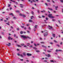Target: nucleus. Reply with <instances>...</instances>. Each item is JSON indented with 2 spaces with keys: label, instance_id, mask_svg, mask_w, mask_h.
Wrapping results in <instances>:
<instances>
[{
  "label": "nucleus",
  "instance_id": "25",
  "mask_svg": "<svg viewBox=\"0 0 63 63\" xmlns=\"http://www.w3.org/2000/svg\"><path fill=\"white\" fill-rule=\"evenodd\" d=\"M54 42H55V43H57V41H56V40H54Z\"/></svg>",
  "mask_w": 63,
  "mask_h": 63
},
{
  "label": "nucleus",
  "instance_id": "23",
  "mask_svg": "<svg viewBox=\"0 0 63 63\" xmlns=\"http://www.w3.org/2000/svg\"><path fill=\"white\" fill-rule=\"evenodd\" d=\"M53 42H51L50 43V44H51V45H53Z\"/></svg>",
  "mask_w": 63,
  "mask_h": 63
},
{
  "label": "nucleus",
  "instance_id": "14",
  "mask_svg": "<svg viewBox=\"0 0 63 63\" xmlns=\"http://www.w3.org/2000/svg\"><path fill=\"white\" fill-rule=\"evenodd\" d=\"M33 48L34 49H37V48H36V47H33Z\"/></svg>",
  "mask_w": 63,
  "mask_h": 63
},
{
  "label": "nucleus",
  "instance_id": "1",
  "mask_svg": "<svg viewBox=\"0 0 63 63\" xmlns=\"http://www.w3.org/2000/svg\"><path fill=\"white\" fill-rule=\"evenodd\" d=\"M21 37L23 38L24 39V40H25V39H27V38H29V39H31V38L29 37L28 36L27 37H26L24 35H21Z\"/></svg>",
  "mask_w": 63,
  "mask_h": 63
},
{
  "label": "nucleus",
  "instance_id": "5",
  "mask_svg": "<svg viewBox=\"0 0 63 63\" xmlns=\"http://www.w3.org/2000/svg\"><path fill=\"white\" fill-rule=\"evenodd\" d=\"M27 56H31L32 55V54H29V53H27Z\"/></svg>",
  "mask_w": 63,
  "mask_h": 63
},
{
  "label": "nucleus",
  "instance_id": "54",
  "mask_svg": "<svg viewBox=\"0 0 63 63\" xmlns=\"http://www.w3.org/2000/svg\"><path fill=\"white\" fill-rule=\"evenodd\" d=\"M29 30H30V29H31V28H30V27H29Z\"/></svg>",
  "mask_w": 63,
  "mask_h": 63
},
{
  "label": "nucleus",
  "instance_id": "34",
  "mask_svg": "<svg viewBox=\"0 0 63 63\" xmlns=\"http://www.w3.org/2000/svg\"><path fill=\"white\" fill-rule=\"evenodd\" d=\"M37 25H35L34 26V27H35V28H37Z\"/></svg>",
  "mask_w": 63,
  "mask_h": 63
},
{
  "label": "nucleus",
  "instance_id": "15",
  "mask_svg": "<svg viewBox=\"0 0 63 63\" xmlns=\"http://www.w3.org/2000/svg\"><path fill=\"white\" fill-rule=\"evenodd\" d=\"M11 6V4H8V7H10Z\"/></svg>",
  "mask_w": 63,
  "mask_h": 63
},
{
  "label": "nucleus",
  "instance_id": "48",
  "mask_svg": "<svg viewBox=\"0 0 63 63\" xmlns=\"http://www.w3.org/2000/svg\"><path fill=\"white\" fill-rule=\"evenodd\" d=\"M58 50L57 49H56V52H57V51H58Z\"/></svg>",
  "mask_w": 63,
  "mask_h": 63
},
{
  "label": "nucleus",
  "instance_id": "47",
  "mask_svg": "<svg viewBox=\"0 0 63 63\" xmlns=\"http://www.w3.org/2000/svg\"><path fill=\"white\" fill-rule=\"evenodd\" d=\"M46 20H48V18L47 17L46 18Z\"/></svg>",
  "mask_w": 63,
  "mask_h": 63
},
{
  "label": "nucleus",
  "instance_id": "49",
  "mask_svg": "<svg viewBox=\"0 0 63 63\" xmlns=\"http://www.w3.org/2000/svg\"><path fill=\"white\" fill-rule=\"evenodd\" d=\"M52 20L53 21H55V19H52Z\"/></svg>",
  "mask_w": 63,
  "mask_h": 63
},
{
  "label": "nucleus",
  "instance_id": "24",
  "mask_svg": "<svg viewBox=\"0 0 63 63\" xmlns=\"http://www.w3.org/2000/svg\"><path fill=\"white\" fill-rule=\"evenodd\" d=\"M58 51H62V50H61L59 49L58 50Z\"/></svg>",
  "mask_w": 63,
  "mask_h": 63
},
{
  "label": "nucleus",
  "instance_id": "10",
  "mask_svg": "<svg viewBox=\"0 0 63 63\" xmlns=\"http://www.w3.org/2000/svg\"><path fill=\"white\" fill-rule=\"evenodd\" d=\"M42 47H45V48H47V47L45 46L44 45H42Z\"/></svg>",
  "mask_w": 63,
  "mask_h": 63
},
{
  "label": "nucleus",
  "instance_id": "7",
  "mask_svg": "<svg viewBox=\"0 0 63 63\" xmlns=\"http://www.w3.org/2000/svg\"><path fill=\"white\" fill-rule=\"evenodd\" d=\"M45 55L46 56L48 57H50V55L48 54L47 55Z\"/></svg>",
  "mask_w": 63,
  "mask_h": 63
},
{
  "label": "nucleus",
  "instance_id": "41",
  "mask_svg": "<svg viewBox=\"0 0 63 63\" xmlns=\"http://www.w3.org/2000/svg\"><path fill=\"white\" fill-rule=\"evenodd\" d=\"M47 2H50V0H47Z\"/></svg>",
  "mask_w": 63,
  "mask_h": 63
},
{
  "label": "nucleus",
  "instance_id": "63",
  "mask_svg": "<svg viewBox=\"0 0 63 63\" xmlns=\"http://www.w3.org/2000/svg\"><path fill=\"white\" fill-rule=\"evenodd\" d=\"M12 9V7H11L10 8V10H11Z\"/></svg>",
  "mask_w": 63,
  "mask_h": 63
},
{
  "label": "nucleus",
  "instance_id": "26",
  "mask_svg": "<svg viewBox=\"0 0 63 63\" xmlns=\"http://www.w3.org/2000/svg\"><path fill=\"white\" fill-rule=\"evenodd\" d=\"M47 52H51V51L48 50L47 51Z\"/></svg>",
  "mask_w": 63,
  "mask_h": 63
},
{
  "label": "nucleus",
  "instance_id": "29",
  "mask_svg": "<svg viewBox=\"0 0 63 63\" xmlns=\"http://www.w3.org/2000/svg\"><path fill=\"white\" fill-rule=\"evenodd\" d=\"M20 56H21V57H23V55H22L21 54Z\"/></svg>",
  "mask_w": 63,
  "mask_h": 63
},
{
  "label": "nucleus",
  "instance_id": "37",
  "mask_svg": "<svg viewBox=\"0 0 63 63\" xmlns=\"http://www.w3.org/2000/svg\"><path fill=\"white\" fill-rule=\"evenodd\" d=\"M57 46H58V47H60V46L58 44L57 45Z\"/></svg>",
  "mask_w": 63,
  "mask_h": 63
},
{
  "label": "nucleus",
  "instance_id": "8",
  "mask_svg": "<svg viewBox=\"0 0 63 63\" xmlns=\"http://www.w3.org/2000/svg\"><path fill=\"white\" fill-rule=\"evenodd\" d=\"M8 44H8H6V45H7V46H11V43H9Z\"/></svg>",
  "mask_w": 63,
  "mask_h": 63
},
{
  "label": "nucleus",
  "instance_id": "44",
  "mask_svg": "<svg viewBox=\"0 0 63 63\" xmlns=\"http://www.w3.org/2000/svg\"><path fill=\"white\" fill-rule=\"evenodd\" d=\"M4 22H7V20H4Z\"/></svg>",
  "mask_w": 63,
  "mask_h": 63
},
{
  "label": "nucleus",
  "instance_id": "4",
  "mask_svg": "<svg viewBox=\"0 0 63 63\" xmlns=\"http://www.w3.org/2000/svg\"><path fill=\"white\" fill-rule=\"evenodd\" d=\"M8 40H13V38H11L10 36H9L8 37Z\"/></svg>",
  "mask_w": 63,
  "mask_h": 63
},
{
  "label": "nucleus",
  "instance_id": "50",
  "mask_svg": "<svg viewBox=\"0 0 63 63\" xmlns=\"http://www.w3.org/2000/svg\"><path fill=\"white\" fill-rule=\"evenodd\" d=\"M43 39L42 38H41V37L40 38V39L41 40H42V39Z\"/></svg>",
  "mask_w": 63,
  "mask_h": 63
},
{
  "label": "nucleus",
  "instance_id": "39",
  "mask_svg": "<svg viewBox=\"0 0 63 63\" xmlns=\"http://www.w3.org/2000/svg\"><path fill=\"white\" fill-rule=\"evenodd\" d=\"M6 24H7L8 25H10V24L8 23H6Z\"/></svg>",
  "mask_w": 63,
  "mask_h": 63
},
{
  "label": "nucleus",
  "instance_id": "36",
  "mask_svg": "<svg viewBox=\"0 0 63 63\" xmlns=\"http://www.w3.org/2000/svg\"><path fill=\"white\" fill-rule=\"evenodd\" d=\"M33 47V46L31 45L30 46V47Z\"/></svg>",
  "mask_w": 63,
  "mask_h": 63
},
{
  "label": "nucleus",
  "instance_id": "30",
  "mask_svg": "<svg viewBox=\"0 0 63 63\" xmlns=\"http://www.w3.org/2000/svg\"><path fill=\"white\" fill-rule=\"evenodd\" d=\"M23 16V17H25L26 16H25V15H23V16Z\"/></svg>",
  "mask_w": 63,
  "mask_h": 63
},
{
  "label": "nucleus",
  "instance_id": "38",
  "mask_svg": "<svg viewBox=\"0 0 63 63\" xmlns=\"http://www.w3.org/2000/svg\"><path fill=\"white\" fill-rule=\"evenodd\" d=\"M34 45L35 46V47L37 46V45H36V44L34 43Z\"/></svg>",
  "mask_w": 63,
  "mask_h": 63
},
{
  "label": "nucleus",
  "instance_id": "11",
  "mask_svg": "<svg viewBox=\"0 0 63 63\" xmlns=\"http://www.w3.org/2000/svg\"><path fill=\"white\" fill-rule=\"evenodd\" d=\"M48 9L49 10H51V11H52V10H53L52 9V8H48Z\"/></svg>",
  "mask_w": 63,
  "mask_h": 63
},
{
  "label": "nucleus",
  "instance_id": "32",
  "mask_svg": "<svg viewBox=\"0 0 63 63\" xmlns=\"http://www.w3.org/2000/svg\"><path fill=\"white\" fill-rule=\"evenodd\" d=\"M50 62H53V63H54V61H53V60H50Z\"/></svg>",
  "mask_w": 63,
  "mask_h": 63
},
{
  "label": "nucleus",
  "instance_id": "20",
  "mask_svg": "<svg viewBox=\"0 0 63 63\" xmlns=\"http://www.w3.org/2000/svg\"><path fill=\"white\" fill-rule=\"evenodd\" d=\"M16 13H19V11L18 10L16 11Z\"/></svg>",
  "mask_w": 63,
  "mask_h": 63
},
{
  "label": "nucleus",
  "instance_id": "40",
  "mask_svg": "<svg viewBox=\"0 0 63 63\" xmlns=\"http://www.w3.org/2000/svg\"><path fill=\"white\" fill-rule=\"evenodd\" d=\"M31 13L32 14V15H33V14L34 13V12H33V11H32V12H31Z\"/></svg>",
  "mask_w": 63,
  "mask_h": 63
},
{
  "label": "nucleus",
  "instance_id": "61",
  "mask_svg": "<svg viewBox=\"0 0 63 63\" xmlns=\"http://www.w3.org/2000/svg\"><path fill=\"white\" fill-rule=\"evenodd\" d=\"M20 7H21V8H23V6H21Z\"/></svg>",
  "mask_w": 63,
  "mask_h": 63
},
{
  "label": "nucleus",
  "instance_id": "13",
  "mask_svg": "<svg viewBox=\"0 0 63 63\" xmlns=\"http://www.w3.org/2000/svg\"><path fill=\"white\" fill-rule=\"evenodd\" d=\"M55 10H57V8H58V6L55 7Z\"/></svg>",
  "mask_w": 63,
  "mask_h": 63
},
{
  "label": "nucleus",
  "instance_id": "57",
  "mask_svg": "<svg viewBox=\"0 0 63 63\" xmlns=\"http://www.w3.org/2000/svg\"><path fill=\"white\" fill-rule=\"evenodd\" d=\"M27 32H28V33H30V32L29 31H27Z\"/></svg>",
  "mask_w": 63,
  "mask_h": 63
},
{
  "label": "nucleus",
  "instance_id": "19",
  "mask_svg": "<svg viewBox=\"0 0 63 63\" xmlns=\"http://www.w3.org/2000/svg\"><path fill=\"white\" fill-rule=\"evenodd\" d=\"M23 32H22V31H21L20 32V34H23Z\"/></svg>",
  "mask_w": 63,
  "mask_h": 63
},
{
  "label": "nucleus",
  "instance_id": "16",
  "mask_svg": "<svg viewBox=\"0 0 63 63\" xmlns=\"http://www.w3.org/2000/svg\"><path fill=\"white\" fill-rule=\"evenodd\" d=\"M36 52H40V51H39V50H36Z\"/></svg>",
  "mask_w": 63,
  "mask_h": 63
},
{
  "label": "nucleus",
  "instance_id": "53",
  "mask_svg": "<svg viewBox=\"0 0 63 63\" xmlns=\"http://www.w3.org/2000/svg\"><path fill=\"white\" fill-rule=\"evenodd\" d=\"M17 50L18 51H19V49H17Z\"/></svg>",
  "mask_w": 63,
  "mask_h": 63
},
{
  "label": "nucleus",
  "instance_id": "35",
  "mask_svg": "<svg viewBox=\"0 0 63 63\" xmlns=\"http://www.w3.org/2000/svg\"><path fill=\"white\" fill-rule=\"evenodd\" d=\"M13 19H16V17H13Z\"/></svg>",
  "mask_w": 63,
  "mask_h": 63
},
{
  "label": "nucleus",
  "instance_id": "62",
  "mask_svg": "<svg viewBox=\"0 0 63 63\" xmlns=\"http://www.w3.org/2000/svg\"><path fill=\"white\" fill-rule=\"evenodd\" d=\"M1 21H3V19H0Z\"/></svg>",
  "mask_w": 63,
  "mask_h": 63
},
{
  "label": "nucleus",
  "instance_id": "56",
  "mask_svg": "<svg viewBox=\"0 0 63 63\" xmlns=\"http://www.w3.org/2000/svg\"><path fill=\"white\" fill-rule=\"evenodd\" d=\"M33 30L34 31H36V29H33Z\"/></svg>",
  "mask_w": 63,
  "mask_h": 63
},
{
  "label": "nucleus",
  "instance_id": "64",
  "mask_svg": "<svg viewBox=\"0 0 63 63\" xmlns=\"http://www.w3.org/2000/svg\"><path fill=\"white\" fill-rule=\"evenodd\" d=\"M62 13H63V9H62Z\"/></svg>",
  "mask_w": 63,
  "mask_h": 63
},
{
  "label": "nucleus",
  "instance_id": "51",
  "mask_svg": "<svg viewBox=\"0 0 63 63\" xmlns=\"http://www.w3.org/2000/svg\"><path fill=\"white\" fill-rule=\"evenodd\" d=\"M14 36L15 37L16 36V34H15L14 35Z\"/></svg>",
  "mask_w": 63,
  "mask_h": 63
},
{
  "label": "nucleus",
  "instance_id": "21",
  "mask_svg": "<svg viewBox=\"0 0 63 63\" xmlns=\"http://www.w3.org/2000/svg\"><path fill=\"white\" fill-rule=\"evenodd\" d=\"M9 15L10 16H11V15H12V16H13V14L12 13H11V14H9Z\"/></svg>",
  "mask_w": 63,
  "mask_h": 63
},
{
  "label": "nucleus",
  "instance_id": "12",
  "mask_svg": "<svg viewBox=\"0 0 63 63\" xmlns=\"http://www.w3.org/2000/svg\"><path fill=\"white\" fill-rule=\"evenodd\" d=\"M46 11L45 10H43V11H41V12H42V13H44V12L45 13L46 12Z\"/></svg>",
  "mask_w": 63,
  "mask_h": 63
},
{
  "label": "nucleus",
  "instance_id": "60",
  "mask_svg": "<svg viewBox=\"0 0 63 63\" xmlns=\"http://www.w3.org/2000/svg\"><path fill=\"white\" fill-rule=\"evenodd\" d=\"M42 16L43 17H45V16Z\"/></svg>",
  "mask_w": 63,
  "mask_h": 63
},
{
  "label": "nucleus",
  "instance_id": "55",
  "mask_svg": "<svg viewBox=\"0 0 63 63\" xmlns=\"http://www.w3.org/2000/svg\"><path fill=\"white\" fill-rule=\"evenodd\" d=\"M41 43L42 44H44V42H41Z\"/></svg>",
  "mask_w": 63,
  "mask_h": 63
},
{
  "label": "nucleus",
  "instance_id": "42",
  "mask_svg": "<svg viewBox=\"0 0 63 63\" xmlns=\"http://www.w3.org/2000/svg\"><path fill=\"white\" fill-rule=\"evenodd\" d=\"M21 27H22V28H24V26H21Z\"/></svg>",
  "mask_w": 63,
  "mask_h": 63
},
{
  "label": "nucleus",
  "instance_id": "17",
  "mask_svg": "<svg viewBox=\"0 0 63 63\" xmlns=\"http://www.w3.org/2000/svg\"><path fill=\"white\" fill-rule=\"evenodd\" d=\"M29 22H32L33 21L32 20L30 19L29 20Z\"/></svg>",
  "mask_w": 63,
  "mask_h": 63
},
{
  "label": "nucleus",
  "instance_id": "3",
  "mask_svg": "<svg viewBox=\"0 0 63 63\" xmlns=\"http://www.w3.org/2000/svg\"><path fill=\"white\" fill-rule=\"evenodd\" d=\"M48 29H52V28H53L52 27H51V26H50L49 25L48 26Z\"/></svg>",
  "mask_w": 63,
  "mask_h": 63
},
{
  "label": "nucleus",
  "instance_id": "31",
  "mask_svg": "<svg viewBox=\"0 0 63 63\" xmlns=\"http://www.w3.org/2000/svg\"><path fill=\"white\" fill-rule=\"evenodd\" d=\"M1 33L2 34H4V32H1Z\"/></svg>",
  "mask_w": 63,
  "mask_h": 63
},
{
  "label": "nucleus",
  "instance_id": "22",
  "mask_svg": "<svg viewBox=\"0 0 63 63\" xmlns=\"http://www.w3.org/2000/svg\"><path fill=\"white\" fill-rule=\"evenodd\" d=\"M17 46L18 47H21V46L19 45H17Z\"/></svg>",
  "mask_w": 63,
  "mask_h": 63
},
{
  "label": "nucleus",
  "instance_id": "2",
  "mask_svg": "<svg viewBox=\"0 0 63 63\" xmlns=\"http://www.w3.org/2000/svg\"><path fill=\"white\" fill-rule=\"evenodd\" d=\"M52 16V14H49L48 16V17L50 18H54V17Z\"/></svg>",
  "mask_w": 63,
  "mask_h": 63
},
{
  "label": "nucleus",
  "instance_id": "27",
  "mask_svg": "<svg viewBox=\"0 0 63 63\" xmlns=\"http://www.w3.org/2000/svg\"><path fill=\"white\" fill-rule=\"evenodd\" d=\"M24 44H21V46H24Z\"/></svg>",
  "mask_w": 63,
  "mask_h": 63
},
{
  "label": "nucleus",
  "instance_id": "43",
  "mask_svg": "<svg viewBox=\"0 0 63 63\" xmlns=\"http://www.w3.org/2000/svg\"><path fill=\"white\" fill-rule=\"evenodd\" d=\"M17 30H18H18H19V28H17Z\"/></svg>",
  "mask_w": 63,
  "mask_h": 63
},
{
  "label": "nucleus",
  "instance_id": "58",
  "mask_svg": "<svg viewBox=\"0 0 63 63\" xmlns=\"http://www.w3.org/2000/svg\"><path fill=\"white\" fill-rule=\"evenodd\" d=\"M24 29H26V27H24Z\"/></svg>",
  "mask_w": 63,
  "mask_h": 63
},
{
  "label": "nucleus",
  "instance_id": "33",
  "mask_svg": "<svg viewBox=\"0 0 63 63\" xmlns=\"http://www.w3.org/2000/svg\"><path fill=\"white\" fill-rule=\"evenodd\" d=\"M60 2H61V3H63V0H60Z\"/></svg>",
  "mask_w": 63,
  "mask_h": 63
},
{
  "label": "nucleus",
  "instance_id": "18",
  "mask_svg": "<svg viewBox=\"0 0 63 63\" xmlns=\"http://www.w3.org/2000/svg\"><path fill=\"white\" fill-rule=\"evenodd\" d=\"M53 37H55V35L54 34H53Z\"/></svg>",
  "mask_w": 63,
  "mask_h": 63
},
{
  "label": "nucleus",
  "instance_id": "45",
  "mask_svg": "<svg viewBox=\"0 0 63 63\" xmlns=\"http://www.w3.org/2000/svg\"><path fill=\"white\" fill-rule=\"evenodd\" d=\"M12 2H14V3H15V2H16L15 1H13V0H12V1H11Z\"/></svg>",
  "mask_w": 63,
  "mask_h": 63
},
{
  "label": "nucleus",
  "instance_id": "52",
  "mask_svg": "<svg viewBox=\"0 0 63 63\" xmlns=\"http://www.w3.org/2000/svg\"><path fill=\"white\" fill-rule=\"evenodd\" d=\"M20 60L21 61H23V59H20Z\"/></svg>",
  "mask_w": 63,
  "mask_h": 63
},
{
  "label": "nucleus",
  "instance_id": "6",
  "mask_svg": "<svg viewBox=\"0 0 63 63\" xmlns=\"http://www.w3.org/2000/svg\"><path fill=\"white\" fill-rule=\"evenodd\" d=\"M47 33L46 32L44 34V35L45 36H45H46L47 35Z\"/></svg>",
  "mask_w": 63,
  "mask_h": 63
},
{
  "label": "nucleus",
  "instance_id": "9",
  "mask_svg": "<svg viewBox=\"0 0 63 63\" xmlns=\"http://www.w3.org/2000/svg\"><path fill=\"white\" fill-rule=\"evenodd\" d=\"M26 53L25 52L23 53V54L24 56H26Z\"/></svg>",
  "mask_w": 63,
  "mask_h": 63
},
{
  "label": "nucleus",
  "instance_id": "28",
  "mask_svg": "<svg viewBox=\"0 0 63 63\" xmlns=\"http://www.w3.org/2000/svg\"><path fill=\"white\" fill-rule=\"evenodd\" d=\"M19 15L20 16H22L23 15L22 14H19Z\"/></svg>",
  "mask_w": 63,
  "mask_h": 63
},
{
  "label": "nucleus",
  "instance_id": "59",
  "mask_svg": "<svg viewBox=\"0 0 63 63\" xmlns=\"http://www.w3.org/2000/svg\"><path fill=\"white\" fill-rule=\"evenodd\" d=\"M44 62H47V61L46 60H45L44 61Z\"/></svg>",
  "mask_w": 63,
  "mask_h": 63
},
{
  "label": "nucleus",
  "instance_id": "46",
  "mask_svg": "<svg viewBox=\"0 0 63 63\" xmlns=\"http://www.w3.org/2000/svg\"><path fill=\"white\" fill-rule=\"evenodd\" d=\"M17 54L18 56H19V55H20V54H19V53H18Z\"/></svg>",
  "mask_w": 63,
  "mask_h": 63
}]
</instances>
